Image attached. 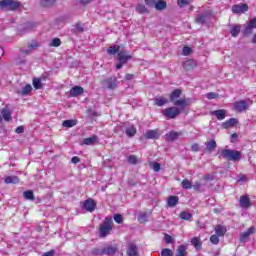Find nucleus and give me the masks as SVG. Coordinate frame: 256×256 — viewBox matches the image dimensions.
<instances>
[{
    "label": "nucleus",
    "instance_id": "f257e3e1",
    "mask_svg": "<svg viewBox=\"0 0 256 256\" xmlns=\"http://www.w3.org/2000/svg\"><path fill=\"white\" fill-rule=\"evenodd\" d=\"M221 157L227 159V161H241V152L239 150L223 149L221 151Z\"/></svg>",
    "mask_w": 256,
    "mask_h": 256
},
{
    "label": "nucleus",
    "instance_id": "f03ea898",
    "mask_svg": "<svg viewBox=\"0 0 256 256\" xmlns=\"http://www.w3.org/2000/svg\"><path fill=\"white\" fill-rule=\"evenodd\" d=\"M113 231V220L111 218H105L102 225H100V237H105Z\"/></svg>",
    "mask_w": 256,
    "mask_h": 256
},
{
    "label": "nucleus",
    "instance_id": "7ed1b4c3",
    "mask_svg": "<svg viewBox=\"0 0 256 256\" xmlns=\"http://www.w3.org/2000/svg\"><path fill=\"white\" fill-rule=\"evenodd\" d=\"M117 59L119 63L116 64V69L119 70L123 68V65L127 64V61L133 59V56L129 55L127 50H121L118 52Z\"/></svg>",
    "mask_w": 256,
    "mask_h": 256
},
{
    "label": "nucleus",
    "instance_id": "20e7f679",
    "mask_svg": "<svg viewBox=\"0 0 256 256\" xmlns=\"http://www.w3.org/2000/svg\"><path fill=\"white\" fill-rule=\"evenodd\" d=\"M162 114L166 119H175L181 115V108H177L176 106L165 108L162 110Z\"/></svg>",
    "mask_w": 256,
    "mask_h": 256
},
{
    "label": "nucleus",
    "instance_id": "39448f33",
    "mask_svg": "<svg viewBox=\"0 0 256 256\" xmlns=\"http://www.w3.org/2000/svg\"><path fill=\"white\" fill-rule=\"evenodd\" d=\"M234 109L238 113H243V111H246L249 109V105H253V101L248 99V100H240L235 102L234 104Z\"/></svg>",
    "mask_w": 256,
    "mask_h": 256
},
{
    "label": "nucleus",
    "instance_id": "423d86ee",
    "mask_svg": "<svg viewBox=\"0 0 256 256\" xmlns=\"http://www.w3.org/2000/svg\"><path fill=\"white\" fill-rule=\"evenodd\" d=\"M102 87L106 89H116L117 88V77L112 76L102 80Z\"/></svg>",
    "mask_w": 256,
    "mask_h": 256
},
{
    "label": "nucleus",
    "instance_id": "0eeeda50",
    "mask_svg": "<svg viewBox=\"0 0 256 256\" xmlns=\"http://www.w3.org/2000/svg\"><path fill=\"white\" fill-rule=\"evenodd\" d=\"M20 3L15 0H1L0 1V7L1 9H5V7H10V9L15 10L19 9Z\"/></svg>",
    "mask_w": 256,
    "mask_h": 256
},
{
    "label": "nucleus",
    "instance_id": "6e6552de",
    "mask_svg": "<svg viewBox=\"0 0 256 256\" xmlns=\"http://www.w3.org/2000/svg\"><path fill=\"white\" fill-rule=\"evenodd\" d=\"M246 11H249V6L245 3L236 4L232 6V13L236 15L246 13Z\"/></svg>",
    "mask_w": 256,
    "mask_h": 256
},
{
    "label": "nucleus",
    "instance_id": "1a4fd4ad",
    "mask_svg": "<svg viewBox=\"0 0 256 256\" xmlns=\"http://www.w3.org/2000/svg\"><path fill=\"white\" fill-rule=\"evenodd\" d=\"M255 233V228L251 226L246 232L240 233V243H247L249 237Z\"/></svg>",
    "mask_w": 256,
    "mask_h": 256
},
{
    "label": "nucleus",
    "instance_id": "9d476101",
    "mask_svg": "<svg viewBox=\"0 0 256 256\" xmlns=\"http://www.w3.org/2000/svg\"><path fill=\"white\" fill-rule=\"evenodd\" d=\"M97 207L95 200L89 198L83 203V209L87 210L89 213H93Z\"/></svg>",
    "mask_w": 256,
    "mask_h": 256
},
{
    "label": "nucleus",
    "instance_id": "9b49d317",
    "mask_svg": "<svg viewBox=\"0 0 256 256\" xmlns=\"http://www.w3.org/2000/svg\"><path fill=\"white\" fill-rule=\"evenodd\" d=\"M210 115H213L214 117H216L218 121H223V119H225V117L227 116V111L223 109L215 110V111H211Z\"/></svg>",
    "mask_w": 256,
    "mask_h": 256
},
{
    "label": "nucleus",
    "instance_id": "f8f14e48",
    "mask_svg": "<svg viewBox=\"0 0 256 256\" xmlns=\"http://www.w3.org/2000/svg\"><path fill=\"white\" fill-rule=\"evenodd\" d=\"M175 107H180V111H183L189 105V99L182 98L173 102Z\"/></svg>",
    "mask_w": 256,
    "mask_h": 256
},
{
    "label": "nucleus",
    "instance_id": "ddd939ff",
    "mask_svg": "<svg viewBox=\"0 0 256 256\" xmlns=\"http://www.w3.org/2000/svg\"><path fill=\"white\" fill-rule=\"evenodd\" d=\"M85 92V90L83 89V87L81 86H74L71 90H70V97H79V95H83V93Z\"/></svg>",
    "mask_w": 256,
    "mask_h": 256
},
{
    "label": "nucleus",
    "instance_id": "4468645a",
    "mask_svg": "<svg viewBox=\"0 0 256 256\" xmlns=\"http://www.w3.org/2000/svg\"><path fill=\"white\" fill-rule=\"evenodd\" d=\"M127 255L128 256H139V251L137 250V245H135L134 243H130L128 245Z\"/></svg>",
    "mask_w": 256,
    "mask_h": 256
},
{
    "label": "nucleus",
    "instance_id": "2eb2a0df",
    "mask_svg": "<svg viewBox=\"0 0 256 256\" xmlns=\"http://www.w3.org/2000/svg\"><path fill=\"white\" fill-rule=\"evenodd\" d=\"M196 66L197 64L193 59L186 60L185 62H183V69H185V71H192V69H195Z\"/></svg>",
    "mask_w": 256,
    "mask_h": 256
},
{
    "label": "nucleus",
    "instance_id": "dca6fc26",
    "mask_svg": "<svg viewBox=\"0 0 256 256\" xmlns=\"http://www.w3.org/2000/svg\"><path fill=\"white\" fill-rule=\"evenodd\" d=\"M33 91V87L31 84H27L24 86L21 90H18L17 93L18 95H22L23 97L30 95V93Z\"/></svg>",
    "mask_w": 256,
    "mask_h": 256
},
{
    "label": "nucleus",
    "instance_id": "f3484780",
    "mask_svg": "<svg viewBox=\"0 0 256 256\" xmlns=\"http://www.w3.org/2000/svg\"><path fill=\"white\" fill-rule=\"evenodd\" d=\"M135 9H136V13H139L140 15L149 14V9L143 3L137 4Z\"/></svg>",
    "mask_w": 256,
    "mask_h": 256
},
{
    "label": "nucleus",
    "instance_id": "a211bd4d",
    "mask_svg": "<svg viewBox=\"0 0 256 256\" xmlns=\"http://www.w3.org/2000/svg\"><path fill=\"white\" fill-rule=\"evenodd\" d=\"M240 207L243 209H248V207H251V200L249 199V196H241Z\"/></svg>",
    "mask_w": 256,
    "mask_h": 256
},
{
    "label": "nucleus",
    "instance_id": "6ab92c4d",
    "mask_svg": "<svg viewBox=\"0 0 256 256\" xmlns=\"http://www.w3.org/2000/svg\"><path fill=\"white\" fill-rule=\"evenodd\" d=\"M205 146H206V151H208V153H213V151L217 149V142H215V140H210L205 142Z\"/></svg>",
    "mask_w": 256,
    "mask_h": 256
},
{
    "label": "nucleus",
    "instance_id": "aec40b11",
    "mask_svg": "<svg viewBox=\"0 0 256 256\" xmlns=\"http://www.w3.org/2000/svg\"><path fill=\"white\" fill-rule=\"evenodd\" d=\"M168 102L169 100L163 96H159L154 99V105L157 107H163V105H167Z\"/></svg>",
    "mask_w": 256,
    "mask_h": 256
},
{
    "label": "nucleus",
    "instance_id": "412c9836",
    "mask_svg": "<svg viewBox=\"0 0 256 256\" xmlns=\"http://www.w3.org/2000/svg\"><path fill=\"white\" fill-rule=\"evenodd\" d=\"M104 250V255H115L116 252L118 251L117 246L113 245H108L103 248Z\"/></svg>",
    "mask_w": 256,
    "mask_h": 256
},
{
    "label": "nucleus",
    "instance_id": "4be33fe9",
    "mask_svg": "<svg viewBox=\"0 0 256 256\" xmlns=\"http://www.w3.org/2000/svg\"><path fill=\"white\" fill-rule=\"evenodd\" d=\"M154 9L156 11H164V9H167V2L165 0H156Z\"/></svg>",
    "mask_w": 256,
    "mask_h": 256
},
{
    "label": "nucleus",
    "instance_id": "5701e85b",
    "mask_svg": "<svg viewBox=\"0 0 256 256\" xmlns=\"http://www.w3.org/2000/svg\"><path fill=\"white\" fill-rule=\"evenodd\" d=\"M145 139H159V132L157 130H149L144 134Z\"/></svg>",
    "mask_w": 256,
    "mask_h": 256
},
{
    "label": "nucleus",
    "instance_id": "b1692460",
    "mask_svg": "<svg viewBox=\"0 0 256 256\" xmlns=\"http://www.w3.org/2000/svg\"><path fill=\"white\" fill-rule=\"evenodd\" d=\"M179 137H181V132L171 131L166 134L167 141H176Z\"/></svg>",
    "mask_w": 256,
    "mask_h": 256
},
{
    "label": "nucleus",
    "instance_id": "393cba45",
    "mask_svg": "<svg viewBox=\"0 0 256 256\" xmlns=\"http://www.w3.org/2000/svg\"><path fill=\"white\" fill-rule=\"evenodd\" d=\"M237 125V119L230 118L226 122L222 123L223 129H231V127H235Z\"/></svg>",
    "mask_w": 256,
    "mask_h": 256
},
{
    "label": "nucleus",
    "instance_id": "a878e982",
    "mask_svg": "<svg viewBox=\"0 0 256 256\" xmlns=\"http://www.w3.org/2000/svg\"><path fill=\"white\" fill-rule=\"evenodd\" d=\"M191 245H193V247H195V249L199 251V249L203 247V242L201 241V238L193 237L191 240Z\"/></svg>",
    "mask_w": 256,
    "mask_h": 256
},
{
    "label": "nucleus",
    "instance_id": "bb28decb",
    "mask_svg": "<svg viewBox=\"0 0 256 256\" xmlns=\"http://www.w3.org/2000/svg\"><path fill=\"white\" fill-rule=\"evenodd\" d=\"M210 16H211V14L208 12L199 14L196 17V22L201 23L203 25V23H205L207 21V19H209Z\"/></svg>",
    "mask_w": 256,
    "mask_h": 256
},
{
    "label": "nucleus",
    "instance_id": "cd10ccee",
    "mask_svg": "<svg viewBox=\"0 0 256 256\" xmlns=\"http://www.w3.org/2000/svg\"><path fill=\"white\" fill-rule=\"evenodd\" d=\"M214 231L216 235H218V237H223V235L227 233V228H225V226L216 225L214 228Z\"/></svg>",
    "mask_w": 256,
    "mask_h": 256
},
{
    "label": "nucleus",
    "instance_id": "c85d7f7f",
    "mask_svg": "<svg viewBox=\"0 0 256 256\" xmlns=\"http://www.w3.org/2000/svg\"><path fill=\"white\" fill-rule=\"evenodd\" d=\"M97 141H99V138L97 137V135H93L91 137L84 139L83 143H84V145H95V143H97Z\"/></svg>",
    "mask_w": 256,
    "mask_h": 256
},
{
    "label": "nucleus",
    "instance_id": "c756f323",
    "mask_svg": "<svg viewBox=\"0 0 256 256\" xmlns=\"http://www.w3.org/2000/svg\"><path fill=\"white\" fill-rule=\"evenodd\" d=\"M19 177L17 176H7L5 179H4V182L6 183V185H9V184H17L19 183Z\"/></svg>",
    "mask_w": 256,
    "mask_h": 256
},
{
    "label": "nucleus",
    "instance_id": "7c9ffc66",
    "mask_svg": "<svg viewBox=\"0 0 256 256\" xmlns=\"http://www.w3.org/2000/svg\"><path fill=\"white\" fill-rule=\"evenodd\" d=\"M181 90H179V89H175L170 95H169V97H170V101L172 102V103H174V101H177L178 99H179V97H181Z\"/></svg>",
    "mask_w": 256,
    "mask_h": 256
},
{
    "label": "nucleus",
    "instance_id": "2f4dec72",
    "mask_svg": "<svg viewBox=\"0 0 256 256\" xmlns=\"http://www.w3.org/2000/svg\"><path fill=\"white\" fill-rule=\"evenodd\" d=\"M24 199H27V201H35V194L32 190H26L23 192Z\"/></svg>",
    "mask_w": 256,
    "mask_h": 256
},
{
    "label": "nucleus",
    "instance_id": "473e14b6",
    "mask_svg": "<svg viewBox=\"0 0 256 256\" xmlns=\"http://www.w3.org/2000/svg\"><path fill=\"white\" fill-rule=\"evenodd\" d=\"M1 115L2 118L4 119V121H11V111H9V109L7 108H3L1 111Z\"/></svg>",
    "mask_w": 256,
    "mask_h": 256
},
{
    "label": "nucleus",
    "instance_id": "72a5a7b5",
    "mask_svg": "<svg viewBox=\"0 0 256 256\" xmlns=\"http://www.w3.org/2000/svg\"><path fill=\"white\" fill-rule=\"evenodd\" d=\"M179 203V197L178 196H170L168 198V206L169 207H175Z\"/></svg>",
    "mask_w": 256,
    "mask_h": 256
},
{
    "label": "nucleus",
    "instance_id": "f704fd0d",
    "mask_svg": "<svg viewBox=\"0 0 256 256\" xmlns=\"http://www.w3.org/2000/svg\"><path fill=\"white\" fill-rule=\"evenodd\" d=\"M57 0H40L41 7H53Z\"/></svg>",
    "mask_w": 256,
    "mask_h": 256
},
{
    "label": "nucleus",
    "instance_id": "c9c22d12",
    "mask_svg": "<svg viewBox=\"0 0 256 256\" xmlns=\"http://www.w3.org/2000/svg\"><path fill=\"white\" fill-rule=\"evenodd\" d=\"M136 133H137V128H135V126L133 125L126 129V135L128 137H135Z\"/></svg>",
    "mask_w": 256,
    "mask_h": 256
},
{
    "label": "nucleus",
    "instance_id": "e433bc0d",
    "mask_svg": "<svg viewBox=\"0 0 256 256\" xmlns=\"http://www.w3.org/2000/svg\"><path fill=\"white\" fill-rule=\"evenodd\" d=\"M251 29H256V18H253L252 20H250L245 30V33H251Z\"/></svg>",
    "mask_w": 256,
    "mask_h": 256
},
{
    "label": "nucleus",
    "instance_id": "4c0bfd02",
    "mask_svg": "<svg viewBox=\"0 0 256 256\" xmlns=\"http://www.w3.org/2000/svg\"><path fill=\"white\" fill-rule=\"evenodd\" d=\"M119 49H120L119 45H114L107 49V53L108 55H116V53L120 52Z\"/></svg>",
    "mask_w": 256,
    "mask_h": 256
},
{
    "label": "nucleus",
    "instance_id": "58836bf2",
    "mask_svg": "<svg viewBox=\"0 0 256 256\" xmlns=\"http://www.w3.org/2000/svg\"><path fill=\"white\" fill-rule=\"evenodd\" d=\"M230 33H231L232 37H237V35H239V33H241V26H239V25L232 26Z\"/></svg>",
    "mask_w": 256,
    "mask_h": 256
},
{
    "label": "nucleus",
    "instance_id": "ea45409f",
    "mask_svg": "<svg viewBox=\"0 0 256 256\" xmlns=\"http://www.w3.org/2000/svg\"><path fill=\"white\" fill-rule=\"evenodd\" d=\"M63 127H75V125H77V120H65L63 122Z\"/></svg>",
    "mask_w": 256,
    "mask_h": 256
},
{
    "label": "nucleus",
    "instance_id": "a19ab883",
    "mask_svg": "<svg viewBox=\"0 0 256 256\" xmlns=\"http://www.w3.org/2000/svg\"><path fill=\"white\" fill-rule=\"evenodd\" d=\"M33 87H34V89H42L43 83H41V79L34 78L33 79Z\"/></svg>",
    "mask_w": 256,
    "mask_h": 256
},
{
    "label": "nucleus",
    "instance_id": "79ce46f5",
    "mask_svg": "<svg viewBox=\"0 0 256 256\" xmlns=\"http://www.w3.org/2000/svg\"><path fill=\"white\" fill-rule=\"evenodd\" d=\"M148 217H149V215H147V212L140 213V215L138 216L139 223H147Z\"/></svg>",
    "mask_w": 256,
    "mask_h": 256
},
{
    "label": "nucleus",
    "instance_id": "37998d69",
    "mask_svg": "<svg viewBox=\"0 0 256 256\" xmlns=\"http://www.w3.org/2000/svg\"><path fill=\"white\" fill-rule=\"evenodd\" d=\"M128 163H130V165H137V163H139V158L135 155H130L128 157Z\"/></svg>",
    "mask_w": 256,
    "mask_h": 256
},
{
    "label": "nucleus",
    "instance_id": "c03bdc74",
    "mask_svg": "<svg viewBox=\"0 0 256 256\" xmlns=\"http://www.w3.org/2000/svg\"><path fill=\"white\" fill-rule=\"evenodd\" d=\"M50 47H61V39L59 38H54L50 42Z\"/></svg>",
    "mask_w": 256,
    "mask_h": 256
},
{
    "label": "nucleus",
    "instance_id": "a18cd8bd",
    "mask_svg": "<svg viewBox=\"0 0 256 256\" xmlns=\"http://www.w3.org/2000/svg\"><path fill=\"white\" fill-rule=\"evenodd\" d=\"M91 253H92V255H95V256L105 255L103 248L102 249L94 248V249H92Z\"/></svg>",
    "mask_w": 256,
    "mask_h": 256
},
{
    "label": "nucleus",
    "instance_id": "49530a36",
    "mask_svg": "<svg viewBox=\"0 0 256 256\" xmlns=\"http://www.w3.org/2000/svg\"><path fill=\"white\" fill-rule=\"evenodd\" d=\"M182 187L183 189H191L193 185L191 184V181H189L188 179H184L182 181Z\"/></svg>",
    "mask_w": 256,
    "mask_h": 256
},
{
    "label": "nucleus",
    "instance_id": "de8ad7c7",
    "mask_svg": "<svg viewBox=\"0 0 256 256\" xmlns=\"http://www.w3.org/2000/svg\"><path fill=\"white\" fill-rule=\"evenodd\" d=\"M180 217H181L184 221H189V219H191V217H193V215H191V213H188V212H181V213H180Z\"/></svg>",
    "mask_w": 256,
    "mask_h": 256
},
{
    "label": "nucleus",
    "instance_id": "09e8293b",
    "mask_svg": "<svg viewBox=\"0 0 256 256\" xmlns=\"http://www.w3.org/2000/svg\"><path fill=\"white\" fill-rule=\"evenodd\" d=\"M210 243L213 245H219V235L214 234L210 237Z\"/></svg>",
    "mask_w": 256,
    "mask_h": 256
},
{
    "label": "nucleus",
    "instance_id": "8fccbe9b",
    "mask_svg": "<svg viewBox=\"0 0 256 256\" xmlns=\"http://www.w3.org/2000/svg\"><path fill=\"white\" fill-rule=\"evenodd\" d=\"M161 256H173V251L169 248H164L161 251Z\"/></svg>",
    "mask_w": 256,
    "mask_h": 256
},
{
    "label": "nucleus",
    "instance_id": "3c124183",
    "mask_svg": "<svg viewBox=\"0 0 256 256\" xmlns=\"http://www.w3.org/2000/svg\"><path fill=\"white\" fill-rule=\"evenodd\" d=\"M114 221H115V223H118V224L123 223V216L121 214H115Z\"/></svg>",
    "mask_w": 256,
    "mask_h": 256
},
{
    "label": "nucleus",
    "instance_id": "603ef678",
    "mask_svg": "<svg viewBox=\"0 0 256 256\" xmlns=\"http://www.w3.org/2000/svg\"><path fill=\"white\" fill-rule=\"evenodd\" d=\"M37 47H39V43L35 40L28 44V48L31 49V51H33V49H37Z\"/></svg>",
    "mask_w": 256,
    "mask_h": 256
},
{
    "label": "nucleus",
    "instance_id": "864d4df0",
    "mask_svg": "<svg viewBox=\"0 0 256 256\" xmlns=\"http://www.w3.org/2000/svg\"><path fill=\"white\" fill-rule=\"evenodd\" d=\"M156 2L157 0H144L145 5H147V7H152V8H155Z\"/></svg>",
    "mask_w": 256,
    "mask_h": 256
},
{
    "label": "nucleus",
    "instance_id": "5fc2aeb1",
    "mask_svg": "<svg viewBox=\"0 0 256 256\" xmlns=\"http://www.w3.org/2000/svg\"><path fill=\"white\" fill-rule=\"evenodd\" d=\"M152 169L153 171H155L156 173L161 171V164H159V162H154L152 164Z\"/></svg>",
    "mask_w": 256,
    "mask_h": 256
},
{
    "label": "nucleus",
    "instance_id": "6e6d98bb",
    "mask_svg": "<svg viewBox=\"0 0 256 256\" xmlns=\"http://www.w3.org/2000/svg\"><path fill=\"white\" fill-rule=\"evenodd\" d=\"M206 99H217V93L209 92L206 94Z\"/></svg>",
    "mask_w": 256,
    "mask_h": 256
},
{
    "label": "nucleus",
    "instance_id": "4d7b16f0",
    "mask_svg": "<svg viewBox=\"0 0 256 256\" xmlns=\"http://www.w3.org/2000/svg\"><path fill=\"white\" fill-rule=\"evenodd\" d=\"M183 55H191V48L189 46H185L182 51Z\"/></svg>",
    "mask_w": 256,
    "mask_h": 256
},
{
    "label": "nucleus",
    "instance_id": "13d9d810",
    "mask_svg": "<svg viewBox=\"0 0 256 256\" xmlns=\"http://www.w3.org/2000/svg\"><path fill=\"white\" fill-rule=\"evenodd\" d=\"M164 241L165 243H173V237H171L169 234L164 235Z\"/></svg>",
    "mask_w": 256,
    "mask_h": 256
},
{
    "label": "nucleus",
    "instance_id": "bf43d9fd",
    "mask_svg": "<svg viewBox=\"0 0 256 256\" xmlns=\"http://www.w3.org/2000/svg\"><path fill=\"white\" fill-rule=\"evenodd\" d=\"M75 30L78 31V33H83V24L77 23L75 25Z\"/></svg>",
    "mask_w": 256,
    "mask_h": 256
},
{
    "label": "nucleus",
    "instance_id": "052dcab7",
    "mask_svg": "<svg viewBox=\"0 0 256 256\" xmlns=\"http://www.w3.org/2000/svg\"><path fill=\"white\" fill-rule=\"evenodd\" d=\"M20 51H21V53H23L24 55H31V51H33V50H31V48H28V49H26V48H21Z\"/></svg>",
    "mask_w": 256,
    "mask_h": 256
},
{
    "label": "nucleus",
    "instance_id": "680f3d73",
    "mask_svg": "<svg viewBox=\"0 0 256 256\" xmlns=\"http://www.w3.org/2000/svg\"><path fill=\"white\" fill-rule=\"evenodd\" d=\"M177 3L179 7H184V5H187V3H189V0H178Z\"/></svg>",
    "mask_w": 256,
    "mask_h": 256
},
{
    "label": "nucleus",
    "instance_id": "e2e57ef3",
    "mask_svg": "<svg viewBox=\"0 0 256 256\" xmlns=\"http://www.w3.org/2000/svg\"><path fill=\"white\" fill-rule=\"evenodd\" d=\"M80 161H81V159L77 156H74L71 159V163H73L74 165H77V163H79Z\"/></svg>",
    "mask_w": 256,
    "mask_h": 256
},
{
    "label": "nucleus",
    "instance_id": "0e129e2a",
    "mask_svg": "<svg viewBox=\"0 0 256 256\" xmlns=\"http://www.w3.org/2000/svg\"><path fill=\"white\" fill-rule=\"evenodd\" d=\"M192 187L195 191H199L201 189V183L195 182L194 185H192Z\"/></svg>",
    "mask_w": 256,
    "mask_h": 256
},
{
    "label": "nucleus",
    "instance_id": "69168bd1",
    "mask_svg": "<svg viewBox=\"0 0 256 256\" xmlns=\"http://www.w3.org/2000/svg\"><path fill=\"white\" fill-rule=\"evenodd\" d=\"M25 128L23 126H18L15 130V133L21 134L24 133Z\"/></svg>",
    "mask_w": 256,
    "mask_h": 256
},
{
    "label": "nucleus",
    "instance_id": "338daca9",
    "mask_svg": "<svg viewBox=\"0 0 256 256\" xmlns=\"http://www.w3.org/2000/svg\"><path fill=\"white\" fill-rule=\"evenodd\" d=\"M191 150L194 151V153H197V151H199V144H193Z\"/></svg>",
    "mask_w": 256,
    "mask_h": 256
},
{
    "label": "nucleus",
    "instance_id": "774afa93",
    "mask_svg": "<svg viewBox=\"0 0 256 256\" xmlns=\"http://www.w3.org/2000/svg\"><path fill=\"white\" fill-rule=\"evenodd\" d=\"M92 1L95 0H80L81 5H89V3H92Z\"/></svg>",
    "mask_w": 256,
    "mask_h": 256
}]
</instances>
